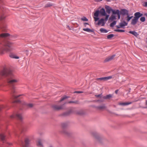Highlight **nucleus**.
Returning <instances> with one entry per match:
<instances>
[{"instance_id":"obj_21","label":"nucleus","mask_w":147,"mask_h":147,"mask_svg":"<svg viewBox=\"0 0 147 147\" xmlns=\"http://www.w3.org/2000/svg\"><path fill=\"white\" fill-rule=\"evenodd\" d=\"M100 30L101 32L102 33H106L108 32L107 30L103 28H100Z\"/></svg>"},{"instance_id":"obj_7","label":"nucleus","mask_w":147,"mask_h":147,"mask_svg":"<svg viewBox=\"0 0 147 147\" xmlns=\"http://www.w3.org/2000/svg\"><path fill=\"white\" fill-rule=\"evenodd\" d=\"M4 8L0 7V18H5L7 17V15L3 12Z\"/></svg>"},{"instance_id":"obj_6","label":"nucleus","mask_w":147,"mask_h":147,"mask_svg":"<svg viewBox=\"0 0 147 147\" xmlns=\"http://www.w3.org/2000/svg\"><path fill=\"white\" fill-rule=\"evenodd\" d=\"M131 19H121V22L120 23L119 26H117L116 27L117 28H123L125 26H127L128 22Z\"/></svg>"},{"instance_id":"obj_46","label":"nucleus","mask_w":147,"mask_h":147,"mask_svg":"<svg viewBox=\"0 0 147 147\" xmlns=\"http://www.w3.org/2000/svg\"><path fill=\"white\" fill-rule=\"evenodd\" d=\"M11 118H13L14 117V115H12L11 116Z\"/></svg>"},{"instance_id":"obj_37","label":"nucleus","mask_w":147,"mask_h":147,"mask_svg":"<svg viewBox=\"0 0 147 147\" xmlns=\"http://www.w3.org/2000/svg\"><path fill=\"white\" fill-rule=\"evenodd\" d=\"M84 25L85 27H86L87 25H89V24L87 23H84Z\"/></svg>"},{"instance_id":"obj_18","label":"nucleus","mask_w":147,"mask_h":147,"mask_svg":"<svg viewBox=\"0 0 147 147\" xmlns=\"http://www.w3.org/2000/svg\"><path fill=\"white\" fill-rule=\"evenodd\" d=\"M6 74L7 72L5 70L1 71L0 73V74L2 76H6Z\"/></svg>"},{"instance_id":"obj_48","label":"nucleus","mask_w":147,"mask_h":147,"mask_svg":"<svg viewBox=\"0 0 147 147\" xmlns=\"http://www.w3.org/2000/svg\"><path fill=\"white\" fill-rule=\"evenodd\" d=\"M140 18H143V19L145 18V17H141Z\"/></svg>"},{"instance_id":"obj_23","label":"nucleus","mask_w":147,"mask_h":147,"mask_svg":"<svg viewBox=\"0 0 147 147\" xmlns=\"http://www.w3.org/2000/svg\"><path fill=\"white\" fill-rule=\"evenodd\" d=\"M5 136L3 134H0V139L3 141L5 140Z\"/></svg>"},{"instance_id":"obj_43","label":"nucleus","mask_w":147,"mask_h":147,"mask_svg":"<svg viewBox=\"0 0 147 147\" xmlns=\"http://www.w3.org/2000/svg\"><path fill=\"white\" fill-rule=\"evenodd\" d=\"M96 97H98L100 96V94H98L95 96Z\"/></svg>"},{"instance_id":"obj_33","label":"nucleus","mask_w":147,"mask_h":147,"mask_svg":"<svg viewBox=\"0 0 147 147\" xmlns=\"http://www.w3.org/2000/svg\"><path fill=\"white\" fill-rule=\"evenodd\" d=\"M28 105L29 107H30V108H31V107H32L33 106V105L32 104H28Z\"/></svg>"},{"instance_id":"obj_2","label":"nucleus","mask_w":147,"mask_h":147,"mask_svg":"<svg viewBox=\"0 0 147 147\" xmlns=\"http://www.w3.org/2000/svg\"><path fill=\"white\" fill-rule=\"evenodd\" d=\"M19 81V80L15 78L13 76H10L7 78V82L9 86L11 87V90L12 93L15 92V84Z\"/></svg>"},{"instance_id":"obj_3","label":"nucleus","mask_w":147,"mask_h":147,"mask_svg":"<svg viewBox=\"0 0 147 147\" xmlns=\"http://www.w3.org/2000/svg\"><path fill=\"white\" fill-rule=\"evenodd\" d=\"M13 43L9 41L5 42L0 49V51L3 53L5 51L8 52L13 49Z\"/></svg>"},{"instance_id":"obj_45","label":"nucleus","mask_w":147,"mask_h":147,"mask_svg":"<svg viewBox=\"0 0 147 147\" xmlns=\"http://www.w3.org/2000/svg\"><path fill=\"white\" fill-rule=\"evenodd\" d=\"M144 15L146 16L147 18V13H145L144 14Z\"/></svg>"},{"instance_id":"obj_11","label":"nucleus","mask_w":147,"mask_h":147,"mask_svg":"<svg viewBox=\"0 0 147 147\" xmlns=\"http://www.w3.org/2000/svg\"><path fill=\"white\" fill-rule=\"evenodd\" d=\"M115 55H113L111 56H110L109 57H108L106 58L105 60V62H108L109 61H111L112 59H113L115 57Z\"/></svg>"},{"instance_id":"obj_4","label":"nucleus","mask_w":147,"mask_h":147,"mask_svg":"<svg viewBox=\"0 0 147 147\" xmlns=\"http://www.w3.org/2000/svg\"><path fill=\"white\" fill-rule=\"evenodd\" d=\"M117 16V18H120V11L119 9L112 10V15L109 18H116Z\"/></svg>"},{"instance_id":"obj_14","label":"nucleus","mask_w":147,"mask_h":147,"mask_svg":"<svg viewBox=\"0 0 147 147\" xmlns=\"http://www.w3.org/2000/svg\"><path fill=\"white\" fill-rule=\"evenodd\" d=\"M106 108V106L105 105H102L96 107V108L99 110H102Z\"/></svg>"},{"instance_id":"obj_49","label":"nucleus","mask_w":147,"mask_h":147,"mask_svg":"<svg viewBox=\"0 0 147 147\" xmlns=\"http://www.w3.org/2000/svg\"><path fill=\"white\" fill-rule=\"evenodd\" d=\"M20 96H21V95H19V96H16V97H15V98H17V97H18Z\"/></svg>"},{"instance_id":"obj_31","label":"nucleus","mask_w":147,"mask_h":147,"mask_svg":"<svg viewBox=\"0 0 147 147\" xmlns=\"http://www.w3.org/2000/svg\"><path fill=\"white\" fill-rule=\"evenodd\" d=\"M133 16H130L129 14L127 15L126 18H132Z\"/></svg>"},{"instance_id":"obj_50","label":"nucleus","mask_w":147,"mask_h":147,"mask_svg":"<svg viewBox=\"0 0 147 147\" xmlns=\"http://www.w3.org/2000/svg\"><path fill=\"white\" fill-rule=\"evenodd\" d=\"M20 102V100H17V101H16L15 102Z\"/></svg>"},{"instance_id":"obj_9","label":"nucleus","mask_w":147,"mask_h":147,"mask_svg":"<svg viewBox=\"0 0 147 147\" xmlns=\"http://www.w3.org/2000/svg\"><path fill=\"white\" fill-rule=\"evenodd\" d=\"M142 16L143 14L139 12H138L134 14V18H139Z\"/></svg>"},{"instance_id":"obj_10","label":"nucleus","mask_w":147,"mask_h":147,"mask_svg":"<svg viewBox=\"0 0 147 147\" xmlns=\"http://www.w3.org/2000/svg\"><path fill=\"white\" fill-rule=\"evenodd\" d=\"M53 109L55 110H58L63 109L62 106H59L57 105H53L52 106Z\"/></svg>"},{"instance_id":"obj_32","label":"nucleus","mask_w":147,"mask_h":147,"mask_svg":"<svg viewBox=\"0 0 147 147\" xmlns=\"http://www.w3.org/2000/svg\"><path fill=\"white\" fill-rule=\"evenodd\" d=\"M74 93H83V92L82 91H75L74 92Z\"/></svg>"},{"instance_id":"obj_27","label":"nucleus","mask_w":147,"mask_h":147,"mask_svg":"<svg viewBox=\"0 0 147 147\" xmlns=\"http://www.w3.org/2000/svg\"><path fill=\"white\" fill-rule=\"evenodd\" d=\"M29 142V141L28 139H26L25 140V145L26 146H28Z\"/></svg>"},{"instance_id":"obj_30","label":"nucleus","mask_w":147,"mask_h":147,"mask_svg":"<svg viewBox=\"0 0 147 147\" xmlns=\"http://www.w3.org/2000/svg\"><path fill=\"white\" fill-rule=\"evenodd\" d=\"M68 97L66 96H65L63 98H62L60 100V102H61L64 100L65 99L67 98Z\"/></svg>"},{"instance_id":"obj_38","label":"nucleus","mask_w":147,"mask_h":147,"mask_svg":"<svg viewBox=\"0 0 147 147\" xmlns=\"http://www.w3.org/2000/svg\"><path fill=\"white\" fill-rule=\"evenodd\" d=\"M66 124L65 123H64L62 124V126L63 127H64L65 126H66Z\"/></svg>"},{"instance_id":"obj_1","label":"nucleus","mask_w":147,"mask_h":147,"mask_svg":"<svg viewBox=\"0 0 147 147\" xmlns=\"http://www.w3.org/2000/svg\"><path fill=\"white\" fill-rule=\"evenodd\" d=\"M105 9L107 13H106L105 10L104 8H102L100 10H96L94 13V18H100L98 16H103L105 17V18H109L110 14L111 12H112V10L114 9H112L111 7L108 5H106Z\"/></svg>"},{"instance_id":"obj_34","label":"nucleus","mask_w":147,"mask_h":147,"mask_svg":"<svg viewBox=\"0 0 147 147\" xmlns=\"http://www.w3.org/2000/svg\"><path fill=\"white\" fill-rule=\"evenodd\" d=\"M66 28L67 29H68L69 30H71V28L70 27V26L68 25H67V26H66Z\"/></svg>"},{"instance_id":"obj_12","label":"nucleus","mask_w":147,"mask_h":147,"mask_svg":"<svg viewBox=\"0 0 147 147\" xmlns=\"http://www.w3.org/2000/svg\"><path fill=\"white\" fill-rule=\"evenodd\" d=\"M112 78V77L111 76H109L108 77H102L100 78H98V80H107L109 79H110Z\"/></svg>"},{"instance_id":"obj_36","label":"nucleus","mask_w":147,"mask_h":147,"mask_svg":"<svg viewBox=\"0 0 147 147\" xmlns=\"http://www.w3.org/2000/svg\"><path fill=\"white\" fill-rule=\"evenodd\" d=\"M143 6L144 7H146L147 6V2L144 3Z\"/></svg>"},{"instance_id":"obj_28","label":"nucleus","mask_w":147,"mask_h":147,"mask_svg":"<svg viewBox=\"0 0 147 147\" xmlns=\"http://www.w3.org/2000/svg\"><path fill=\"white\" fill-rule=\"evenodd\" d=\"M115 31L116 32H124L125 31L124 30L120 29H116L115 30Z\"/></svg>"},{"instance_id":"obj_22","label":"nucleus","mask_w":147,"mask_h":147,"mask_svg":"<svg viewBox=\"0 0 147 147\" xmlns=\"http://www.w3.org/2000/svg\"><path fill=\"white\" fill-rule=\"evenodd\" d=\"M16 117L20 120H21L22 118V115L21 114H17L16 115Z\"/></svg>"},{"instance_id":"obj_51","label":"nucleus","mask_w":147,"mask_h":147,"mask_svg":"<svg viewBox=\"0 0 147 147\" xmlns=\"http://www.w3.org/2000/svg\"><path fill=\"white\" fill-rule=\"evenodd\" d=\"M110 19L111 20H114V19Z\"/></svg>"},{"instance_id":"obj_41","label":"nucleus","mask_w":147,"mask_h":147,"mask_svg":"<svg viewBox=\"0 0 147 147\" xmlns=\"http://www.w3.org/2000/svg\"><path fill=\"white\" fill-rule=\"evenodd\" d=\"M140 20L142 22H144L145 20V19H140Z\"/></svg>"},{"instance_id":"obj_39","label":"nucleus","mask_w":147,"mask_h":147,"mask_svg":"<svg viewBox=\"0 0 147 147\" xmlns=\"http://www.w3.org/2000/svg\"><path fill=\"white\" fill-rule=\"evenodd\" d=\"M13 58L16 59H18L19 58V57L18 56H14L13 57Z\"/></svg>"},{"instance_id":"obj_47","label":"nucleus","mask_w":147,"mask_h":147,"mask_svg":"<svg viewBox=\"0 0 147 147\" xmlns=\"http://www.w3.org/2000/svg\"><path fill=\"white\" fill-rule=\"evenodd\" d=\"M85 18V19H86V17H84V16H83V17L82 18Z\"/></svg>"},{"instance_id":"obj_35","label":"nucleus","mask_w":147,"mask_h":147,"mask_svg":"<svg viewBox=\"0 0 147 147\" xmlns=\"http://www.w3.org/2000/svg\"><path fill=\"white\" fill-rule=\"evenodd\" d=\"M76 102L73 101H70L68 102L67 103H76Z\"/></svg>"},{"instance_id":"obj_29","label":"nucleus","mask_w":147,"mask_h":147,"mask_svg":"<svg viewBox=\"0 0 147 147\" xmlns=\"http://www.w3.org/2000/svg\"><path fill=\"white\" fill-rule=\"evenodd\" d=\"M52 4L51 3H49L47 4L45 6L46 7H48L51 6L52 5Z\"/></svg>"},{"instance_id":"obj_17","label":"nucleus","mask_w":147,"mask_h":147,"mask_svg":"<svg viewBox=\"0 0 147 147\" xmlns=\"http://www.w3.org/2000/svg\"><path fill=\"white\" fill-rule=\"evenodd\" d=\"M129 33L132 34L136 37H137L138 35V34L135 31H130L129 32Z\"/></svg>"},{"instance_id":"obj_5","label":"nucleus","mask_w":147,"mask_h":147,"mask_svg":"<svg viewBox=\"0 0 147 147\" xmlns=\"http://www.w3.org/2000/svg\"><path fill=\"white\" fill-rule=\"evenodd\" d=\"M95 24L100 26H104L108 19H94Z\"/></svg>"},{"instance_id":"obj_8","label":"nucleus","mask_w":147,"mask_h":147,"mask_svg":"<svg viewBox=\"0 0 147 147\" xmlns=\"http://www.w3.org/2000/svg\"><path fill=\"white\" fill-rule=\"evenodd\" d=\"M120 15L123 17L124 16H127L128 14V11L125 9H122L120 11Z\"/></svg>"},{"instance_id":"obj_44","label":"nucleus","mask_w":147,"mask_h":147,"mask_svg":"<svg viewBox=\"0 0 147 147\" xmlns=\"http://www.w3.org/2000/svg\"><path fill=\"white\" fill-rule=\"evenodd\" d=\"M92 135L94 136H96V134L95 133H92Z\"/></svg>"},{"instance_id":"obj_15","label":"nucleus","mask_w":147,"mask_h":147,"mask_svg":"<svg viewBox=\"0 0 147 147\" xmlns=\"http://www.w3.org/2000/svg\"><path fill=\"white\" fill-rule=\"evenodd\" d=\"M9 35V34L8 33H2L0 34V37L1 38H5Z\"/></svg>"},{"instance_id":"obj_24","label":"nucleus","mask_w":147,"mask_h":147,"mask_svg":"<svg viewBox=\"0 0 147 147\" xmlns=\"http://www.w3.org/2000/svg\"><path fill=\"white\" fill-rule=\"evenodd\" d=\"M114 35L112 34L108 35L107 36V38L108 39H110L114 37Z\"/></svg>"},{"instance_id":"obj_25","label":"nucleus","mask_w":147,"mask_h":147,"mask_svg":"<svg viewBox=\"0 0 147 147\" xmlns=\"http://www.w3.org/2000/svg\"><path fill=\"white\" fill-rule=\"evenodd\" d=\"M112 96V95L111 94H109L106 95V96H104V98L105 99H109L110 98H111Z\"/></svg>"},{"instance_id":"obj_42","label":"nucleus","mask_w":147,"mask_h":147,"mask_svg":"<svg viewBox=\"0 0 147 147\" xmlns=\"http://www.w3.org/2000/svg\"><path fill=\"white\" fill-rule=\"evenodd\" d=\"M118 90H116L115 91V93L116 94H117L118 93Z\"/></svg>"},{"instance_id":"obj_40","label":"nucleus","mask_w":147,"mask_h":147,"mask_svg":"<svg viewBox=\"0 0 147 147\" xmlns=\"http://www.w3.org/2000/svg\"><path fill=\"white\" fill-rule=\"evenodd\" d=\"M81 20H82L83 21H88V19H81Z\"/></svg>"},{"instance_id":"obj_26","label":"nucleus","mask_w":147,"mask_h":147,"mask_svg":"<svg viewBox=\"0 0 147 147\" xmlns=\"http://www.w3.org/2000/svg\"><path fill=\"white\" fill-rule=\"evenodd\" d=\"M116 24V21H114L110 24V26L111 27H113L115 26V25Z\"/></svg>"},{"instance_id":"obj_13","label":"nucleus","mask_w":147,"mask_h":147,"mask_svg":"<svg viewBox=\"0 0 147 147\" xmlns=\"http://www.w3.org/2000/svg\"><path fill=\"white\" fill-rule=\"evenodd\" d=\"M132 103L131 102H121L119 103V105H122L123 106H125L131 104Z\"/></svg>"},{"instance_id":"obj_16","label":"nucleus","mask_w":147,"mask_h":147,"mask_svg":"<svg viewBox=\"0 0 147 147\" xmlns=\"http://www.w3.org/2000/svg\"><path fill=\"white\" fill-rule=\"evenodd\" d=\"M83 30L84 31L87 32H94V31L93 30H92L90 28H84L83 29Z\"/></svg>"},{"instance_id":"obj_20","label":"nucleus","mask_w":147,"mask_h":147,"mask_svg":"<svg viewBox=\"0 0 147 147\" xmlns=\"http://www.w3.org/2000/svg\"><path fill=\"white\" fill-rule=\"evenodd\" d=\"M37 145L39 147H42L43 145L42 143L41 140H39L37 142Z\"/></svg>"},{"instance_id":"obj_19","label":"nucleus","mask_w":147,"mask_h":147,"mask_svg":"<svg viewBox=\"0 0 147 147\" xmlns=\"http://www.w3.org/2000/svg\"><path fill=\"white\" fill-rule=\"evenodd\" d=\"M138 19H133L132 20L131 24L133 25L136 24L138 21Z\"/></svg>"}]
</instances>
